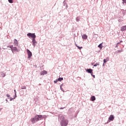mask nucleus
I'll return each mask as SVG.
<instances>
[{
    "mask_svg": "<svg viewBox=\"0 0 126 126\" xmlns=\"http://www.w3.org/2000/svg\"><path fill=\"white\" fill-rule=\"evenodd\" d=\"M58 81H59L58 80V79H57L56 81H54V83H57V82H58Z\"/></svg>",
    "mask_w": 126,
    "mask_h": 126,
    "instance_id": "nucleus-24",
    "label": "nucleus"
},
{
    "mask_svg": "<svg viewBox=\"0 0 126 126\" xmlns=\"http://www.w3.org/2000/svg\"><path fill=\"white\" fill-rule=\"evenodd\" d=\"M91 101H95L96 100V98H95L94 96H92L91 97Z\"/></svg>",
    "mask_w": 126,
    "mask_h": 126,
    "instance_id": "nucleus-14",
    "label": "nucleus"
},
{
    "mask_svg": "<svg viewBox=\"0 0 126 126\" xmlns=\"http://www.w3.org/2000/svg\"><path fill=\"white\" fill-rule=\"evenodd\" d=\"M82 39H84V40H86L88 38V36L86 34H83L82 35Z\"/></svg>",
    "mask_w": 126,
    "mask_h": 126,
    "instance_id": "nucleus-12",
    "label": "nucleus"
},
{
    "mask_svg": "<svg viewBox=\"0 0 126 126\" xmlns=\"http://www.w3.org/2000/svg\"><path fill=\"white\" fill-rule=\"evenodd\" d=\"M121 31H126V26L121 27Z\"/></svg>",
    "mask_w": 126,
    "mask_h": 126,
    "instance_id": "nucleus-8",
    "label": "nucleus"
},
{
    "mask_svg": "<svg viewBox=\"0 0 126 126\" xmlns=\"http://www.w3.org/2000/svg\"><path fill=\"white\" fill-rule=\"evenodd\" d=\"M14 43H15V44L16 45H18V41H17V40H16V39H15L14 40Z\"/></svg>",
    "mask_w": 126,
    "mask_h": 126,
    "instance_id": "nucleus-15",
    "label": "nucleus"
},
{
    "mask_svg": "<svg viewBox=\"0 0 126 126\" xmlns=\"http://www.w3.org/2000/svg\"><path fill=\"white\" fill-rule=\"evenodd\" d=\"M94 78H95V75H92Z\"/></svg>",
    "mask_w": 126,
    "mask_h": 126,
    "instance_id": "nucleus-28",
    "label": "nucleus"
},
{
    "mask_svg": "<svg viewBox=\"0 0 126 126\" xmlns=\"http://www.w3.org/2000/svg\"><path fill=\"white\" fill-rule=\"evenodd\" d=\"M0 75H1V76H2V77H4V76H5V73L1 72L0 73Z\"/></svg>",
    "mask_w": 126,
    "mask_h": 126,
    "instance_id": "nucleus-16",
    "label": "nucleus"
},
{
    "mask_svg": "<svg viewBox=\"0 0 126 126\" xmlns=\"http://www.w3.org/2000/svg\"><path fill=\"white\" fill-rule=\"evenodd\" d=\"M97 65H99V63H96L94 65V66H97Z\"/></svg>",
    "mask_w": 126,
    "mask_h": 126,
    "instance_id": "nucleus-22",
    "label": "nucleus"
},
{
    "mask_svg": "<svg viewBox=\"0 0 126 126\" xmlns=\"http://www.w3.org/2000/svg\"><path fill=\"white\" fill-rule=\"evenodd\" d=\"M123 0V4H124V3H126V0Z\"/></svg>",
    "mask_w": 126,
    "mask_h": 126,
    "instance_id": "nucleus-21",
    "label": "nucleus"
},
{
    "mask_svg": "<svg viewBox=\"0 0 126 126\" xmlns=\"http://www.w3.org/2000/svg\"><path fill=\"white\" fill-rule=\"evenodd\" d=\"M93 70H92V69H87V72H88L89 73H91L92 75V74H93Z\"/></svg>",
    "mask_w": 126,
    "mask_h": 126,
    "instance_id": "nucleus-10",
    "label": "nucleus"
},
{
    "mask_svg": "<svg viewBox=\"0 0 126 126\" xmlns=\"http://www.w3.org/2000/svg\"><path fill=\"white\" fill-rule=\"evenodd\" d=\"M102 43H100L98 46V47L99 48V49H102V48H103V45H102Z\"/></svg>",
    "mask_w": 126,
    "mask_h": 126,
    "instance_id": "nucleus-17",
    "label": "nucleus"
},
{
    "mask_svg": "<svg viewBox=\"0 0 126 126\" xmlns=\"http://www.w3.org/2000/svg\"><path fill=\"white\" fill-rule=\"evenodd\" d=\"M114 119H115V117H114V115H110L108 118V121L106 123V124H109V123H110L111 121H114Z\"/></svg>",
    "mask_w": 126,
    "mask_h": 126,
    "instance_id": "nucleus-4",
    "label": "nucleus"
},
{
    "mask_svg": "<svg viewBox=\"0 0 126 126\" xmlns=\"http://www.w3.org/2000/svg\"><path fill=\"white\" fill-rule=\"evenodd\" d=\"M27 36L29 38H32V40L36 38V35H35V33H31L30 32L27 34Z\"/></svg>",
    "mask_w": 126,
    "mask_h": 126,
    "instance_id": "nucleus-2",
    "label": "nucleus"
},
{
    "mask_svg": "<svg viewBox=\"0 0 126 126\" xmlns=\"http://www.w3.org/2000/svg\"><path fill=\"white\" fill-rule=\"evenodd\" d=\"M76 47H77L78 49H79V50H81V49H82L83 47H82V46L81 47H79V46H78L77 44L76 45Z\"/></svg>",
    "mask_w": 126,
    "mask_h": 126,
    "instance_id": "nucleus-18",
    "label": "nucleus"
},
{
    "mask_svg": "<svg viewBox=\"0 0 126 126\" xmlns=\"http://www.w3.org/2000/svg\"><path fill=\"white\" fill-rule=\"evenodd\" d=\"M76 21H79V17H77L76 19Z\"/></svg>",
    "mask_w": 126,
    "mask_h": 126,
    "instance_id": "nucleus-23",
    "label": "nucleus"
},
{
    "mask_svg": "<svg viewBox=\"0 0 126 126\" xmlns=\"http://www.w3.org/2000/svg\"><path fill=\"white\" fill-rule=\"evenodd\" d=\"M59 121H61V122H63V121H64L65 119L64 117L62 115H59Z\"/></svg>",
    "mask_w": 126,
    "mask_h": 126,
    "instance_id": "nucleus-6",
    "label": "nucleus"
},
{
    "mask_svg": "<svg viewBox=\"0 0 126 126\" xmlns=\"http://www.w3.org/2000/svg\"><path fill=\"white\" fill-rule=\"evenodd\" d=\"M57 80L58 81H62V80H63V78H59Z\"/></svg>",
    "mask_w": 126,
    "mask_h": 126,
    "instance_id": "nucleus-19",
    "label": "nucleus"
},
{
    "mask_svg": "<svg viewBox=\"0 0 126 126\" xmlns=\"http://www.w3.org/2000/svg\"><path fill=\"white\" fill-rule=\"evenodd\" d=\"M6 102H7V99H6Z\"/></svg>",
    "mask_w": 126,
    "mask_h": 126,
    "instance_id": "nucleus-29",
    "label": "nucleus"
},
{
    "mask_svg": "<svg viewBox=\"0 0 126 126\" xmlns=\"http://www.w3.org/2000/svg\"><path fill=\"white\" fill-rule=\"evenodd\" d=\"M14 92H15V94H16V90H14Z\"/></svg>",
    "mask_w": 126,
    "mask_h": 126,
    "instance_id": "nucleus-27",
    "label": "nucleus"
},
{
    "mask_svg": "<svg viewBox=\"0 0 126 126\" xmlns=\"http://www.w3.org/2000/svg\"><path fill=\"white\" fill-rule=\"evenodd\" d=\"M110 60V58L109 57H107L106 58V59L103 60V63H107V62H109Z\"/></svg>",
    "mask_w": 126,
    "mask_h": 126,
    "instance_id": "nucleus-13",
    "label": "nucleus"
},
{
    "mask_svg": "<svg viewBox=\"0 0 126 126\" xmlns=\"http://www.w3.org/2000/svg\"><path fill=\"white\" fill-rule=\"evenodd\" d=\"M27 52L28 55V58L30 59V58L32 57V52H31V51H30V50H29V49L27 50Z\"/></svg>",
    "mask_w": 126,
    "mask_h": 126,
    "instance_id": "nucleus-5",
    "label": "nucleus"
},
{
    "mask_svg": "<svg viewBox=\"0 0 126 126\" xmlns=\"http://www.w3.org/2000/svg\"><path fill=\"white\" fill-rule=\"evenodd\" d=\"M10 48L12 51H16L17 50V48L16 47H13V45L10 46Z\"/></svg>",
    "mask_w": 126,
    "mask_h": 126,
    "instance_id": "nucleus-9",
    "label": "nucleus"
},
{
    "mask_svg": "<svg viewBox=\"0 0 126 126\" xmlns=\"http://www.w3.org/2000/svg\"><path fill=\"white\" fill-rule=\"evenodd\" d=\"M7 97H10V95L8 94H6Z\"/></svg>",
    "mask_w": 126,
    "mask_h": 126,
    "instance_id": "nucleus-25",
    "label": "nucleus"
},
{
    "mask_svg": "<svg viewBox=\"0 0 126 126\" xmlns=\"http://www.w3.org/2000/svg\"><path fill=\"white\" fill-rule=\"evenodd\" d=\"M118 44H120V43H118Z\"/></svg>",
    "mask_w": 126,
    "mask_h": 126,
    "instance_id": "nucleus-30",
    "label": "nucleus"
},
{
    "mask_svg": "<svg viewBox=\"0 0 126 126\" xmlns=\"http://www.w3.org/2000/svg\"><path fill=\"white\" fill-rule=\"evenodd\" d=\"M9 2L10 3H13V0H8Z\"/></svg>",
    "mask_w": 126,
    "mask_h": 126,
    "instance_id": "nucleus-20",
    "label": "nucleus"
},
{
    "mask_svg": "<svg viewBox=\"0 0 126 126\" xmlns=\"http://www.w3.org/2000/svg\"><path fill=\"white\" fill-rule=\"evenodd\" d=\"M68 124V121L67 120H64L61 122V126H66Z\"/></svg>",
    "mask_w": 126,
    "mask_h": 126,
    "instance_id": "nucleus-3",
    "label": "nucleus"
},
{
    "mask_svg": "<svg viewBox=\"0 0 126 126\" xmlns=\"http://www.w3.org/2000/svg\"><path fill=\"white\" fill-rule=\"evenodd\" d=\"M32 45H33V47H35L36 46V43H37V42H36V40L34 39H32Z\"/></svg>",
    "mask_w": 126,
    "mask_h": 126,
    "instance_id": "nucleus-11",
    "label": "nucleus"
},
{
    "mask_svg": "<svg viewBox=\"0 0 126 126\" xmlns=\"http://www.w3.org/2000/svg\"><path fill=\"white\" fill-rule=\"evenodd\" d=\"M22 89H26V87H24V88H22Z\"/></svg>",
    "mask_w": 126,
    "mask_h": 126,
    "instance_id": "nucleus-26",
    "label": "nucleus"
},
{
    "mask_svg": "<svg viewBox=\"0 0 126 126\" xmlns=\"http://www.w3.org/2000/svg\"><path fill=\"white\" fill-rule=\"evenodd\" d=\"M43 118V116L41 115H36L34 118L31 119V121L32 124H35L36 122L38 121H41Z\"/></svg>",
    "mask_w": 126,
    "mask_h": 126,
    "instance_id": "nucleus-1",
    "label": "nucleus"
},
{
    "mask_svg": "<svg viewBox=\"0 0 126 126\" xmlns=\"http://www.w3.org/2000/svg\"><path fill=\"white\" fill-rule=\"evenodd\" d=\"M48 73V72L45 70H43L40 72V75H45V74H47Z\"/></svg>",
    "mask_w": 126,
    "mask_h": 126,
    "instance_id": "nucleus-7",
    "label": "nucleus"
}]
</instances>
